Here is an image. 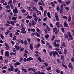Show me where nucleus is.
<instances>
[{
    "label": "nucleus",
    "mask_w": 74,
    "mask_h": 74,
    "mask_svg": "<svg viewBox=\"0 0 74 74\" xmlns=\"http://www.w3.org/2000/svg\"><path fill=\"white\" fill-rule=\"evenodd\" d=\"M64 26L65 27H67V26H68V24L67 23H66L65 21L64 22Z\"/></svg>",
    "instance_id": "obj_15"
},
{
    "label": "nucleus",
    "mask_w": 74,
    "mask_h": 74,
    "mask_svg": "<svg viewBox=\"0 0 74 74\" xmlns=\"http://www.w3.org/2000/svg\"><path fill=\"white\" fill-rule=\"evenodd\" d=\"M10 55L12 56L13 55H16V53H13V52H11L10 53Z\"/></svg>",
    "instance_id": "obj_18"
},
{
    "label": "nucleus",
    "mask_w": 74,
    "mask_h": 74,
    "mask_svg": "<svg viewBox=\"0 0 74 74\" xmlns=\"http://www.w3.org/2000/svg\"><path fill=\"white\" fill-rule=\"evenodd\" d=\"M27 41L26 40H25L24 41V44L25 45H27Z\"/></svg>",
    "instance_id": "obj_26"
},
{
    "label": "nucleus",
    "mask_w": 74,
    "mask_h": 74,
    "mask_svg": "<svg viewBox=\"0 0 74 74\" xmlns=\"http://www.w3.org/2000/svg\"><path fill=\"white\" fill-rule=\"evenodd\" d=\"M53 57H55L56 55H58V53L57 51H53Z\"/></svg>",
    "instance_id": "obj_5"
},
{
    "label": "nucleus",
    "mask_w": 74,
    "mask_h": 74,
    "mask_svg": "<svg viewBox=\"0 0 74 74\" xmlns=\"http://www.w3.org/2000/svg\"><path fill=\"white\" fill-rule=\"evenodd\" d=\"M10 5L11 8L13 9V8H14V5H13L12 4H10Z\"/></svg>",
    "instance_id": "obj_38"
},
{
    "label": "nucleus",
    "mask_w": 74,
    "mask_h": 74,
    "mask_svg": "<svg viewBox=\"0 0 74 74\" xmlns=\"http://www.w3.org/2000/svg\"><path fill=\"white\" fill-rule=\"evenodd\" d=\"M21 29L22 30V31H25V27H22Z\"/></svg>",
    "instance_id": "obj_49"
},
{
    "label": "nucleus",
    "mask_w": 74,
    "mask_h": 74,
    "mask_svg": "<svg viewBox=\"0 0 74 74\" xmlns=\"http://www.w3.org/2000/svg\"><path fill=\"white\" fill-rule=\"evenodd\" d=\"M21 64V63L19 62H16L14 63V65H19Z\"/></svg>",
    "instance_id": "obj_24"
},
{
    "label": "nucleus",
    "mask_w": 74,
    "mask_h": 74,
    "mask_svg": "<svg viewBox=\"0 0 74 74\" xmlns=\"http://www.w3.org/2000/svg\"><path fill=\"white\" fill-rule=\"evenodd\" d=\"M31 70L32 71H34V72H36V69L34 68H31Z\"/></svg>",
    "instance_id": "obj_32"
},
{
    "label": "nucleus",
    "mask_w": 74,
    "mask_h": 74,
    "mask_svg": "<svg viewBox=\"0 0 74 74\" xmlns=\"http://www.w3.org/2000/svg\"><path fill=\"white\" fill-rule=\"evenodd\" d=\"M62 66H63V67H65V68H67V66L64 64H62Z\"/></svg>",
    "instance_id": "obj_39"
},
{
    "label": "nucleus",
    "mask_w": 74,
    "mask_h": 74,
    "mask_svg": "<svg viewBox=\"0 0 74 74\" xmlns=\"http://www.w3.org/2000/svg\"><path fill=\"white\" fill-rule=\"evenodd\" d=\"M27 18H28V19H32V16H28L26 17Z\"/></svg>",
    "instance_id": "obj_31"
},
{
    "label": "nucleus",
    "mask_w": 74,
    "mask_h": 74,
    "mask_svg": "<svg viewBox=\"0 0 74 74\" xmlns=\"http://www.w3.org/2000/svg\"><path fill=\"white\" fill-rule=\"evenodd\" d=\"M57 62L58 63H60V62H61V61H60V60H59V59H58L57 60Z\"/></svg>",
    "instance_id": "obj_52"
},
{
    "label": "nucleus",
    "mask_w": 74,
    "mask_h": 74,
    "mask_svg": "<svg viewBox=\"0 0 74 74\" xmlns=\"http://www.w3.org/2000/svg\"><path fill=\"white\" fill-rule=\"evenodd\" d=\"M69 68H71L72 67V64L71 63H70L68 66Z\"/></svg>",
    "instance_id": "obj_46"
},
{
    "label": "nucleus",
    "mask_w": 74,
    "mask_h": 74,
    "mask_svg": "<svg viewBox=\"0 0 74 74\" xmlns=\"http://www.w3.org/2000/svg\"><path fill=\"white\" fill-rule=\"evenodd\" d=\"M23 70V71H24V72H27V70H26V69H23V70Z\"/></svg>",
    "instance_id": "obj_62"
},
{
    "label": "nucleus",
    "mask_w": 74,
    "mask_h": 74,
    "mask_svg": "<svg viewBox=\"0 0 74 74\" xmlns=\"http://www.w3.org/2000/svg\"><path fill=\"white\" fill-rule=\"evenodd\" d=\"M0 36L1 37V38L2 39H4V36H3V34H1Z\"/></svg>",
    "instance_id": "obj_40"
},
{
    "label": "nucleus",
    "mask_w": 74,
    "mask_h": 74,
    "mask_svg": "<svg viewBox=\"0 0 74 74\" xmlns=\"http://www.w3.org/2000/svg\"><path fill=\"white\" fill-rule=\"evenodd\" d=\"M12 0H10L8 2V4H11V3H12Z\"/></svg>",
    "instance_id": "obj_53"
},
{
    "label": "nucleus",
    "mask_w": 74,
    "mask_h": 74,
    "mask_svg": "<svg viewBox=\"0 0 74 74\" xmlns=\"http://www.w3.org/2000/svg\"><path fill=\"white\" fill-rule=\"evenodd\" d=\"M31 22L32 25H33V26L36 24V22L34 20H32Z\"/></svg>",
    "instance_id": "obj_9"
},
{
    "label": "nucleus",
    "mask_w": 74,
    "mask_h": 74,
    "mask_svg": "<svg viewBox=\"0 0 74 74\" xmlns=\"http://www.w3.org/2000/svg\"><path fill=\"white\" fill-rule=\"evenodd\" d=\"M64 36L65 37V38H68L69 37V36L67 34H64Z\"/></svg>",
    "instance_id": "obj_48"
},
{
    "label": "nucleus",
    "mask_w": 74,
    "mask_h": 74,
    "mask_svg": "<svg viewBox=\"0 0 74 74\" xmlns=\"http://www.w3.org/2000/svg\"><path fill=\"white\" fill-rule=\"evenodd\" d=\"M10 68H8V71H14V67H13V66L11 64L10 65Z\"/></svg>",
    "instance_id": "obj_2"
},
{
    "label": "nucleus",
    "mask_w": 74,
    "mask_h": 74,
    "mask_svg": "<svg viewBox=\"0 0 74 74\" xmlns=\"http://www.w3.org/2000/svg\"><path fill=\"white\" fill-rule=\"evenodd\" d=\"M53 44H54L55 47H59V44L58 43L56 44V42H53Z\"/></svg>",
    "instance_id": "obj_4"
},
{
    "label": "nucleus",
    "mask_w": 74,
    "mask_h": 74,
    "mask_svg": "<svg viewBox=\"0 0 74 74\" xmlns=\"http://www.w3.org/2000/svg\"><path fill=\"white\" fill-rule=\"evenodd\" d=\"M30 49L31 50H33V45L32 44H30L29 45Z\"/></svg>",
    "instance_id": "obj_11"
},
{
    "label": "nucleus",
    "mask_w": 74,
    "mask_h": 74,
    "mask_svg": "<svg viewBox=\"0 0 74 74\" xmlns=\"http://www.w3.org/2000/svg\"><path fill=\"white\" fill-rule=\"evenodd\" d=\"M56 71L58 73H60V71L59 69H56Z\"/></svg>",
    "instance_id": "obj_27"
},
{
    "label": "nucleus",
    "mask_w": 74,
    "mask_h": 74,
    "mask_svg": "<svg viewBox=\"0 0 74 74\" xmlns=\"http://www.w3.org/2000/svg\"><path fill=\"white\" fill-rule=\"evenodd\" d=\"M62 46H63L64 47H66V45L64 43H63L62 44Z\"/></svg>",
    "instance_id": "obj_59"
},
{
    "label": "nucleus",
    "mask_w": 74,
    "mask_h": 74,
    "mask_svg": "<svg viewBox=\"0 0 74 74\" xmlns=\"http://www.w3.org/2000/svg\"><path fill=\"white\" fill-rule=\"evenodd\" d=\"M7 66H3L2 68V69L4 70V69H7Z\"/></svg>",
    "instance_id": "obj_50"
},
{
    "label": "nucleus",
    "mask_w": 74,
    "mask_h": 74,
    "mask_svg": "<svg viewBox=\"0 0 74 74\" xmlns=\"http://www.w3.org/2000/svg\"><path fill=\"white\" fill-rule=\"evenodd\" d=\"M46 29H47V30H48V31H50L51 30L50 29V28H49V27H48V26H47L46 27Z\"/></svg>",
    "instance_id": "obj_47"
},
{
    "label": "nucleus",
    "mask_w": 74,
    "mask_h": 74,
    "mask_svg": "<svg viewBox=\"0 0 74 74\" xmlns=\"http://www.w3.org/2000/svg\"><path fill=\"white\" fill-rule=\"evenodd\" d=\"M6 7L7 8V9H10V5H7Z\"/></svg>",
    "instance_id": "obj_60"
},
{
    "label": "nucleus",
    "mask_w": 74,
    "mask_h": 74,
    "mask_svg": "<svg viewBox=\"0 0 74 74\" xmlns=\"http://www.w3.org/2000/svg\"><path fill=\"white\" fill-rule=\"evenodd\" d=\"M38 19H39V17H36L34 18V21H36V22H37V20Z\"/></svg>",
    "instance_id": "obj_20"
},
{
    "label": "nucleus",
    "mask_w": 74,
    "mask_h": 74,
    "mask_svg": "<svg viewBox=\"0 0 74 74\" xmlns=\"http://www.w3.org/2000/svg\"><path fill=\"white\" fill-rule=\"evenodd\" d=\"M56 10L57 11H59V10H60V8H59V6H58L56 8Z\"/></svg>",
    "instance_id": "obj_63"
},
{
    "label": "nucleus",
    "mask_w": 74,
    "mask_h": 74,
    "mask_svg": "<svg viewBox=\"0 0 74 74\" xmlns=\"http://www.w3.org/2000/svg\"><path fill=\"white\" fill-rule=\"evenodd\" d=\"M55 35H53L52 37V38L51 39V40H52L53 41V40L55 39Z\"/></svg>",
    "instance_id": "obj_61"
},
{
    "label": "nucleus",
    "mask_w": 74,
    "mask_h": 74,
    "mask_svg": "<svg viewBox=\"0 0 74 74\" xmlns=\"http://www.w3.org/2000/svg\"><path fill=\"white\" fill-rule=\"evenodd\" d=\"M44 64L45 65V67L47 68L48 67V63L45 62L44 63Z\"/></svg>",
    "instance_id": "obj_37"
},
{
    "label": "nucleus",
    "mask_w": 74,
    "mask_h": 74,
    "mask_svg": "<svg viewBox=\"0 0 74 74\" xmlns=\"http://www.w3.org/2000/svg\"><path fill=\"white\" fill-rule=\"evenodd\" d=\"M12 51L13 52H16V49H15L14 48H12Z\"/></svg>",
    "instance_id": "obj_42"
},
{
    "label": "nucleus",
    "mask_w": 74,
    "mask_h": 74,
    "mask_svg": "<svg viewBox=\"0 0 74 74\" xmlns=\"http://www.w3.org/2000/svg\"><path fill=\"white\" fill-rule=\"evenodd\" d=\"M62 18H63V19H67V17L66 16H63L62 17Z\"/></svg>",
    "instance_id": "obj_30"
},
{
    "label": "nucleus",
    "mask_w": 74,
    "mask_h": 74,
    "mask_svg": "<svg viewBox=\"0 0 74 74\" xmlns=\"http://www.w3.org/2000/svg\"><path fill=\"white\" fill-rule=\"evenodd\" d=\"M51 70V67L47 68V70L48 71H49V70Z\"/></svg>",
    "instance_id": "obj_45"
},
{
    "label": "nucleus",
    "mask_w": 74,
    "mask_h": 74,
    "mask_svg": "<svg viewBox=\"0 0 74 74\" xmlns=\"http://www.w3.org/2000/svg\"><path fill=\"white\" fill-rule=\"evenodd\" d=\"M48 12V10H45L44 11V16H45V17L46 16H47V13Z\"/></svg>",
    "instance_id": "obj_10"
},
{
    "label": "nucleus",
    "mask_w": 74,
    "mask_h": 74,
    "mask_svg": "<svg viewBox=\"0 0 74 74\" xmlns=\"http://www.w3.org/2000/svg\"><path fill=\"white\" fill-rule=\"evenodd\" d=\"M0 60H3V58L2 56H0Z\"/></svg>",
    "instance_id": "obj_57"
},
{
    "label": "nucleus",
    "mask_w": 74,
    "mask_h": 74,
    "mask_svg": "<svg viewBox=\"0 0 74 74\" xmlns=\"http://www.w3.org/2000/svg\"><path fill=\"white\" fill-rule=\"evenodd\" d=\"M60 7H61V10H63V5H61Z\"/></svg>",
    "instance_id": "obj_41"
},
{
    "label": "nucleus",
    "mask_w": 74,
    "mask_h": 74,
    "mask_svg": "<svg viewBox=\"0 0 74 74\" xmlns=\"http://www.w3.org/2000/svg\"><path fill=\"white\" fill-rule=\"evenodd\" d=\"M64 54H66L67 53V49H65L64 50Z\"/></svg>",
    "instance_id": "obj_25"
},
{
    "label": "nucleus",
    "mask_w": 74,
    "mask_h": 74,
    "mask_svg": "<svg viewBox=\"0 0 74 74\" xmlns=\"http://www.w3.org/2000/svg\"><path fill=\"white\" fill-rule=\"evenodd\" d=\"M47 16L49 18H51V15H50V13L49 12H48L47 13Z\"/></svg>",
    "instance_id": "obj_17"
},
{
    "label": "nucleus",
    "mask_w": 74,
    "mask_h": 74,
    "mask_svg": "<svg viewBox=\"0 0 74 74\" xmlns=\"http://www.w3.org/2000/svg\"><path fill=\"white\" fill-rule=\"evenodd\" d=\"M31 23V22H30L29 23V27H31V26H32V24L31 23Z\"/></svg>",
    "instance_id": "obj_56"
},
{
    "label": "nucleus",
    "mask_w": 74,
    "mask_h": 74,
    "mask_svg": "<svg viewBox=\"0 0 74 74\" xmlns=\"http://www.w3.org/2000/svg\"><path fill=\"white\" fill-rule=\"evenodd\" d=\"M34 74H46L45 73H44V72H40V71H38V72H36L34 73Z\"/></svg>",
    "instance_id": "obj_8"
},
{
    "label": "nucleus",
    "mask_w": 74,
    "mask_h": 74,
    "mask_svg": "<svg viewBox=\"0 0 74 74\" xmlns=\"http://www.w3.org/2000/svg\"><path fill=\"white\" fill-rule=\"evenodd\" d=\"M36 36L37 37H40V35L38 34V33L36 32Z\"/></svg>",
    "instance_id": "obj_22"
},
{
    "label": "nucleus",
    "mask_w": 74,
    "mask_h": 74,
    "mask_svg": "<svg viewBox=\"0 0 74 74\" xmlns=\"http://www.w3.org/2000/svg\"><path fill=\"white\" fill-rule=\"evenodd\" d=\"M33 17H34V18H36V17H37V15H36L35 13H33Z\"/></svg>",
    "instance_id": "obj_29"
},
{
    "label": "nucleus",
    "mask_w": 74,
    "mask_h": 74,
    "mask_svg": "<svg viewBox=\"0 0 74 74\" xmlns=\"http://www.w3.org/2000/svg\"><path fill=\"white\" fill-rule=\"evenodd\" d=\"M24 56L25 58H27V54L26 53H24Z\"/></svg>",
    "instance_id": "obj_54"
},
{
    "label": "nucleus",
    "mask_w": 74,
    "mask_h": 74,
    "mask_svg": "<svg viewBox=\"0 0 74 74\" xmlns=\"http://www.w3.org/2000/svg\"><path fill=\"white\" fill-rule=\"evenodd\" d=\"M52 54H53V51H51L49 53V55L51 56H52Z\"/></svg>",
    "instance_id": "obj_35"
},
{
    "label": "nucleus",
    "mask_w": 74,
    "mask_h": 74,
    "mask_svg": "<svg viewBox=\"0 0 74 74\" xmlns=\"http://www.w3.org/2000/svg\"><path fill=\"white\" fill-rule=\"evenodd\" d=\"M68 36L69 37L68 39V38L67 39V40L68 41H70V40H73V37L72 36L71 34H70V33L68 34Z\"/></svg>",
    "instance_id": "obj_1"
},
{
    "label": "nucleus",
    "mask_w": 74,
    "mask_h": 74,
    "mask_svg": "<svg viewBox=\"0 0 74 74\" xmlns=\"http://www.w3.org/2000/svg\"><path fill=\"white\" fill-rule=\"evenodd\" d=\"M13 11L14 14H17L18 12V11H17V8L16 7H15L14 9H13Z\"/></svg>",
    "instance_id": "obj_3"
},
{
    "label": "nucleus",
    "mask_w": 74,
    "mask_h": 74,
    "mask_svg": "<svg viewBox=\"0 0 74 74\" xmlns=\"http://www.w3.org/2000/svg\"><path fill=\"white\" fill-rule=\"evenodd\" d=\"M40 10H41V11H42V10H43V8H42V6H40Z\"/></svg>",
    "instance_id": "obj_51"
},
{
    "label": "nucleus",
    "mask_w": 74,
    "mask_h": 74,
    "mask_svg": "<svg viewBox=\"0 0 74 74\" xmlns=\"http://www.w3.org/2000/svg\"><path fill=\"white\" fill-rule=\"evenodd\" d=\"M5 56L8 57L9 56V52L8 51H6L5 52Z\"/></svg>",
    "instance_id": "obj_6"
},
{
    "label": "nucleus",
    "mask_w": 74,
    "mask_h": 74,
    "mask_svg": "<svg viewBox=\"0 0 74 74\" xmlns=\"http://www.w3.org/2000/svg\"><path fill=\"white\" fill-rule=\"evenodd\" d=\"M51 4V5L52 6V7H55V4H54V3H53V2H51L50 3Z\"/></svg>",
    "instance_id": "obj_21"
},
{
    "label": "nucleus",
    "mask_w": 74,
    "mask_h": 74,
    "mask_svg": "<svg viewBox=\"0 0 74 74\" xmlns=\"http://www.w3.org/2000/svg\"><path fill=\"white\" fill-rule=\"evenodd\" d=\"M33 58L32 57H29L27 59V62H29L30 60H33Z\"/></svg>",
    "instance_id": "obj_12"
},
{
    "label": "nucleus",
    "mask_w": 74,
    "mask_h": 74,
    "mask_svg": "<svg viewBox=\"0 0 74 74\" xmlns=\"http://www.w3.org/2000/svg\"><path fill=\"white\" fill-rule=\"evenodd\" d=\"M27 41H28V42H30L31 41L30 39L29 38H27Z\"/></svg>",
    "instance_id": "obj_64"
},
{
    "label": "nucleus",
    "mask_w": 74,
    "mask_h": 74,
    "mask_svg": "<svg viewBox=\"0 0 74 74\" xmlns=\"http://www.w3.org/2000/svg\"><path fill=\"white\" fill-rule=\"evenodd\" d=\"M71 16H69V19L68 20L69 22H70V21H71Z\"/></svg>",
    "instance_id": "obj_34"
},
{
    "label": "nucleus",
    "mask_w": 74,
    "mask_h": 74,
    "mask_svg": "<svg viewBox=\"0 0 74 74\" xmlns=\"http://www.w3.org/2000/svg\"><path fill=\"white\" fill-rule=\"evenodd\" d=\"M16 18H17L16 17H12V19L13 21H15L16 19Z\"/></svg>",
    "instance_id": "obj_23"
},
{
    "label": "nucleus",
    "mask_w": 74,
    "mask_h": 74,
    "mask_svg": "<svg viewBox=\"0 0 74 74\" xmlns=\"http://www.w3.org/2000/svg\"><path fill=\"white\" fill-rule=\"evenodd\" d=\"M4 44L6 47V50H8L9 49V46H8V44H7V43H5Z\"/></svg>",
    "instance_id": "obj_7"
},
{
    "label": "nucleus",
    "mask_w": 74,
    "mask_h": 74,
    "mask_svg": "<svg viewBox=\"0 0 74 74\" xmlns=\"http://www.w3.org/2000/svg\"><path fill=\"white\" fill-rule=\"evenodd\" d=\"M56 30H57V28L56 27H55L53 29V32H56Z\"/></svg>",
    "instance_id": "obj_28"
},
{
    "label": "nucleus",
    "mask_w": 74,
    "mask_h": 74,
    "mask_svg": "<svg viewBox=\"0 0 74 74\" xmlns=\"http://www.w3.org/2000/svg\"><path fill=\"white\" fill-rule=\"evenodd\" d=\"M11 24L12 25V26H14V22L12 21H11L10 22Z\"/></svg>",
    "instance_id": "obj_55"
},
{
    "label": "nucleus",
    "mask_w": 74,
    "mask_h": 74,
    "mask_svg": "<svg viewBox=\"0 0 74 74\" xmlns=\"http://www.w3.org/2000/svg\"><path fill=\"white\" fill-rule=\"evenodd\" d=\"M60 24V22H57L56 23V25L57 27H59V25Z\"/></svg>",
    "instance_id": "obj_19"
},
{
    "label": "nucleus",
    "mask_w": 74,
    "mask_h": 74,
    "mask_svg": "<svg viewBox=\"0 0 74 74\" xmlns=\"http://www.w3.org/2000/svg\"><path fill=\"white\" fill-rule=\"evenodd\" d=\"M70 2H71L70 1H68L66 2V5H68L69 4H70Z\"/></svg>",
    "instance_id": "obj_43"
},
{
    "label": "nucleus",
    "mask_w": 74,
    "mask_h": 74,
    "mask_svg": "<svg viewBox=\"0 0 74 74\" xmlns=\"http://www.w3.org/2000/svg\"><path fill=\"white\" fill-rule=\"evenodd\" d=\"M33 9L34 10H35V11L36 12L37 11H38V10L37 9V8H35V7L33 8Z\"/></svg>",
    "instance_id": "obj_44"
},
{
    "label": "nucleus",
    "mask_w": 74,
    "mask_h": 74,
    "mask_svg": "<svg viewBox=\"0 0 74 74\" xmlns=\"http://www.w3.org/2000/svg\"><path fill=\"white\" fill-rule=\"evenodd\" d=\"M15 48L16 49H17V50H18V49H20L21 48V47H19L17 46V45H15Z\"/></svg>",
    "instance_id": "obj_13"
},
{
    "label": "nucleus",
    "mask_w": 74,
    "mask_h": 74,
    "mask_svg": "<svg viewBox=\"0 0 74 74\" xmlns=\"http://www.w3.org/2000/svg\"><path fill=\"white\" fill-rule=\"evenodd\" d=\"M21 11L23 13H25V12H26V10H25V9L22 10Z\"/></svg>",
    "instance_id": "obj_33"
},
{
    "label": "nucleus",
    "mask_w": 74,
    "mask_h": 74,
    "mask_svg": "<svg viewBox=\"0 0 74 74\" xmlns=\"http://www.w3.org/2000/svg\"><path fill=\"white\" fill-rule=\"evenodd\" d=\"M36 32H39L40 31V29H39L37 28L36 29Z\"/></svg>",
    "instance_id": "obj_58"
},
{
    "label": "nucleus",
    "mask_w": 74,
    "mask_h": 74,
    "mask_svg": "<svg viewBox=\"0 0 74 74\" xmlns=\"http://www.w3.org/2000/svg\"><path fill=\"white\" fill-rule=\"evenodd\" d=\"M55 18H57V17H58V14L57 13H55Z\"/></svg>",
    "instance_id": "obj_36"
},
{
    "label": "nucleus",
    "mask_w": 74,
    "mask_h": 74,
    "mask_svg": "<svg viewBox=\"0 0 74 74\" xmlns=\"http://www.w3.org/2000/svg\"><path fill=\"white\" fill-rule=\"evenodd\" d=\"M37 15H38L39 14L40 15H41V13L38 10L36 12Z\"/></svg>",
    "instance_id": "obj_14"
},
{
    "label": "nucleus",
    "mask_w": 74,
    "mask_h": 74,
    "mask_svg": "<svg viewBox=\"0 0 74 74\" xmlns=\"http://www.w3.org/2000/svg\"><path fill=\"white\" fill-rule=\"evenodd\" d=\"M27 8L28 10H30L31 11H33V8L32 7H28Z\"/></svg>",
    "instance_id": "obj_16"
}]
</instances>
